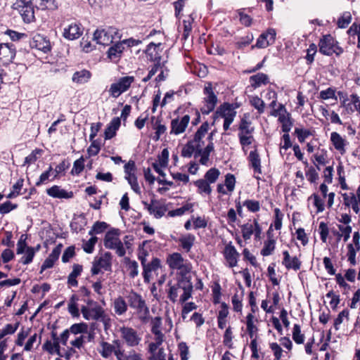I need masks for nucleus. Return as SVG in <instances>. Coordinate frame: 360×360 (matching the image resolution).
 I'll return each mask as SVG.
<instances>
[{"instance_id":"obj_55","label":"nucleus","mask_w":360,"mask_h":360,"mask_svg":"<svg viewBox=\"0 0 360 360\" xmlns=\"http://www.w3.org/2000/svg\"><path fill=\"white\" fill-rule=\"evenodd\" d=\"M179 271V275L180 277L179 278H186L188 279L190 281H191V278L190 276H187V274L191 271V264L190 262L186 261L184 262L181 266L180 269H177Z\"/></svg>"},{"instance_id":"obj_59","label":"nucleus","mask_w":360,"mask_h":360,"mask_svg":"<svg viewBox=\"0 0 360 360\" xmlns=\"http://www.w3.org/2000/svg\"><path fill=\"white\" fill-rule=\"evenodd\" d=\"M126 179L128 181L129 184L131 186V189L136 193H140V187L139 186L137 178L135 175V173L132 174L126 175Z\"/></svg>"},{"instance_id":"obj_18","label":"nucleus","mask_w":360,"mask_h":360,"mask_svg":"<svg viewBox=\"0 0 360 360\" xmlns=\"http://www.w3.org/2000/svg\"><path fill=\"white\" fill-rule=\"evenodd\" d=\"M283 259L282 264L287 269L297 271L300 269L302 262L297 257H291L287 250L283 252Z\"/></svg>"},{"instance_id":"obj_9","label":"nucleus","mask_w":360,"mask_h":360,"mask_svg":"<svg viewBox=\"0 0 360 360\" xmlns=\"http://www.w3.org/2000/svg\"><path fill=\"white\" fill-rule=\"evenodd\" d=\"M129 307L135 309L137 312L141 309L147 311L146 303L141 295L136 292L131 290L127 296Z\"/></svg>"},{"instance_id":"obj_52","label":"nucleus","mask_w":360,"mask_h":360,"mask_svg":"<svg viewBox=\"0 0 360 360\" xmlns=\"http://www.w3.org/2000/svg\"><path fill=\"white\" fill-rule=\"evenodd\" d=\"M233 338V332L231 328L228 327L223 336V344L226 346L229 349L233 348V344L232 340Z\"/></svg>"},{"instance_id":"obj_1","label":"nucleus","mask_w":360,"mask_h":360,"mask_svg":"<svg viewBox=\"0 0 360 360\" xmlns=\"http://www.w3.org/2000/svg\"><path fill=\"white\" fill-rule=\"evenodd\" d=\"M167 297L173 303L176 302L181 291L183 292L179 298L181 303L186 302L192 296L193 289V283L186 278H178L174 283L170 281L167 283Z\"/></svg>"},{"instance_id":"obj_24","label":"nucleus","mask_w":360,"mask_h":360,"mask_svg":"<svg viewBox=\"0 0 360 360\" xmlns=\"http://www.w3.org/2000/svg\"><path fill=\"white\" fill-rule=\"evenodd\" d=\"M330 141L333 143L334 148L342 155L345 153V146L347 145V141L338 132L334 131L330 134Z\"/></svg>"},{"instance_id":"obj_23","label":"nucleus","mask_w":360,"mask_h":360,"mask_svg":"<svg viewBox=\"0 0 360 360\" xmlns=\"http://www.w3.org/2000/svg\"><path fill=\"white\" fill-rule=\"evenodd\" d=\"M248 159L255 174H262L261 159L256 148L250 151Z\"/></svg>"},{"instance_id":"obj_30","label":"nucleus","mask_w":360,"mask_h":360,"mask_svg":"<svg viewBox=\"0 0 360 360\" xmlns=\"http://www.w3.org/2000/svg\"><path fill=\"white\" fill-rule=\"evenodd\" d=\"M83 268L79 264H74L72 266V271L68 277V285L69 287H77L78 281L77 277L81 275Z\"/></svg>"},{"instance_id":"obj_32","label":"nucleus","mask_w":360,"mask_h":360,"mask_svg":"<svg viewBox=\"0 0 360 360\" xmlns=\"http://www.w3.org/2000/svg\"><path fill=\"white\" fill-rule=\"evenodd\" d=\"M250 82L251 83V86L256 89L260 86L262 84H267L269 82V77L267 75L259 72L256 75H252L250 77Z\"/></svg>"},{"instance_id":"obj_10","label":"nucleus","mask_w":360,"mask_h":360,"mask_svg":"<svg viewBox=\"0 0 360 360\" xmlns=\"http://www.w3.org/2000/svg\"><path fill=\"white\" fill-rule=\"evenodd\" d=\"M223 255L229 267L233 268L237 266L240 255L231 242L225 246Z\"/></svg>"},{"instance_id":"obj_56","label":"nucleus","mask_w":360,"mask_h":360,"mask_svg":"<svg viewBox=\"0 0 360 360\" xmlns=\"http://www.w3.org/2000/svg\"><path fill=\"white\" fill-rule=\"evenodd\" d=\"M243 205L251 212H257L260 210L259 202L255 200H246L243 202Z\"/></svg>"},{"instance_id":"obj_2","label":"nucleus","mask_w":360,"mask_h":360,"mask_svg":"<svg viewBox=\"0 0 360 360\" xmlns=\"http://www.w3.org/2000/svg\"><path fill=\"white\" fill-rule=\"evenodd\" d=\"M81 312L86 320H95L102 322L103 323L105 330H107L111 326L110 318L105 314L103 307L97 303H94V306L91 308L82 306L81 308Z\"/></svg>"},{"instance_id":"obj_62","label":"nucleus","mask_w":360,"mask_h":360,"mask_svg":"<svg viewBox=\"0 0 360 360\" xmlns=\"http://www.w3.org/2000/svg\"><path fill=\"white\" fill-rule=\"evenodd\" d=\"M317 51V46L315 44L312 43L309 45V47L307 50V56L305 57L307 63L311 64L314 60V55Z\"/></svg>"},{"instance_id":"obj_47","label":"nucleus","mask_w":360,"mask_h":360,"mask_svg":"<svg viewBox=\"0 0 360 360\" xmlns=\"http://www.w3.org/2000/svg\"><path fill=\"white\" fill-rule=\"evenodd\" d=\"M192 208H193V204L186 203L179 208L169 211L168 216L172 217H176V216H181V215L184 214V213L187 211H190V210L192 211Z\"/></svg>"},{"instance_id":"obj_4","label":"nucleus","mask_w":360,"mask_h":360,"mask_svg":"<svg viewBox=\"0 0 360 360\" xmlns=\"http://www.w3.org/2000/svg\"><path fill=\"white\" fill-rule=\"evenodd\" d=\"M120 230L112 229L108 231L104 238V246L108 249L115 250L119 257L124 256L126 251L123 246V243L117 237Z\"/></svg>"},{"instance_id":"obj_45","label":"nucleus","mask_w":360,"mask_h":360,"mask_svg":"<svg viewBox=\"0 0 360 360\" xmlns=\"http://www.w3.org/2000/svg\"><path fill=\"white\" fill-rule=\"evenodd\" d=\"M254 315L252 313H250L246 316V326H247V331L250 338H255V333L257 331V328L254 324Z\"/></svg>"},{"instance_id":"obj_27","label":"nucleus","mask_w":360,"mask_h":360,"mask_svg":"<svg viewBox=\"0 0 360 360\" xmlns=\"http://www.w3.org/2000/svg\"><path fill=\"white\" fill-rule=\"evenodd\" d=\"M120 118L114 117L105 129V139H110L114 137L116 135V131L120 127Z\"/></svg>"},{"instance_id":"obj_64","label":"nucleus","mask_w":360,"mask_h":360,"mask_svg":"<svg viewBox=\"0 0 360 360\" xmlns=\"http://www.w3.org/2000/svg\"><path fill=\"white\" fill-rule=\"evenodd\" d=\"M321 240L323 243H326L329 233V229L326 223L321 221L319 226Z\"/></svg>"},{"instance_id":"obj_14","label":"nucleus","mask_w":360,"mask_h":360,"mask_svg":"<svg viewBox=\"0 0 360 360\" xmlns=\"http://www.w3.org/2000/svg\"><path fill=\"white\" fill-rule=\"evenodd\" d=\"M26 1V0L21 1V4L19 5L20 7V12L24 22H31L34 20V8L36 7L34 4Z\"/></svg>"},{"instance_id":"obj_42","label":"nucleus","mask_w":360,"mask_h":360,"mask_svg":"<svg viewBox=\"0 0 360 360\" xmlns=\"http://www.w3.org/2000/svg\"><path fill=\"white\" fill-rule=\"evenodd\" d=\"M194 185L198 188V192L199 193H205L207 195H210L212 192V188L210 186V183H208L205 179H200L195 181H194Z\"/></svg>"},{"instance_id":"obj_20","label":"nucleus","mask_w":360,"mask_h":360,"mask_svg":"<svg viewBox=\"0 0 360 360\" xmlns=\"http://www.w3.org/2000/svg\"><path fill=\"white\" fill-rule=\"evenodd\" d=\"M124 50L123 43L121 41L117 42L108 49L107 51L108 58L112 61L117 62L121 58Z\"/></svg>"},{"instance_id":"obj_36","label":"nucleus","mask_w":360,"mask_h":360,"mask_svg":"<svg viewBox=\"0 0 360 360\" xmlns=\"http://www.w3.org/2000/svg\"><path fill=\"white\" fill-rule=\"evenodd\" d=\"M151 122L153 123V128L155 130V135L153 139L157 141L160 139V136L166 131L167 127L165 124H161L158 117L155 119V117L154 116L151 117Z\"/></svg>"},{"instance_id":"obj_33","label":"nucleus","mask_w":360,"mask_h":360,"mask_svg":"<svg viewBox=\"0 0 360 360\" xmlns=\"http://www.w3.org/2000/svg\"><path fill=\"white\" fill-rule=\"evenodd\" d=\"M209 129V124L207 122H205L202 124L200 128L197 130L194 135V138L191 141L193 142L195 145L204 144V141L202 140L205 136V134L207 132Z\"/></svg>"},{"instance_id":"obj_44","label":"nucleus","mask_w":360,"mask_h":360,"mask_svg":"<svg viewBox=\"0 0 360 360\" xmlns=\"http://www.w3.org/2000/svg\"><path fill=\"white\" fill-rule=\"evenodd\" d=\"M101 349L99 350V353L103 358L110 357L115 349V347L109 342L102 341L101 342Z\"/></svg>"},{"instance_id":"obj_19","label":"nucleus","mask_w":360,"mask_h":360,"mask_svg":"<svg viewBox=\"0 0 360 360\" xmlns=\"http://www.w3.org/2000/svg\"><path fill=\"white\" fill-rule=\"evenodd\" d=\"M27 3L32 4L36 8L41 10H51L54 11L58 8V4L56 0H26Z\"/></svg>"},{"instance_id":"obj_21","label":"nucleus","mask_w":360,"mask_h":360,"mask_svg":"<svg viewBox=\"0 0 360 360\" xmlns=\"http://www.w3.org/2000/svg\"><path fill=\"white\" fill-rule=\"evenodd\" d=\"M46 193L49 196L55 198H71L73 197V193L72 191L68 192L65 190L61 188L59 186H53L52 187L46 190Z\"/></svg>"},{"instance_id":"obj_29","label":"nucleus","mask_w":360,"mask_h":360,"mask_svg":"<svg viewBox=\"0 0 360 360\" xmlns=\"http://www.w3.org/2000/svg\"><path fill=\"white\" fill-rule=\"evenodd\" d=\"M272 230V226H271L267 231V236L269 239L264 241V247L261 250V255L262 256H269L273 253L275 249L276 240L271 238V231Z\"/></svg>"},{"instance_id":"obj_39","label":"nucleus","mask_w":360,"mask_h":360,"mask_svg":"<svg viewBox=\"0 0 360 360\" xmlns=\"http://www.w3.org/2000/svg\"><path fill=\"white\" fill-rule=\"evenodd\" d=\"M279 122L282 124V131L284 133L289 132L292 126V120L291 118V115L286 111L283 114H281L278 117Z\"/></svg>"},{"instance_id":"obj_35","label":"nucleus","mask_w":360,"mask_h":360,"mask_svg":"<svg viewBox=\"0 0 360 360\" xmlns=\"http://www.w3.org/2000/svg\"><path fill=\"white\" fill-rule=\"evenodd\" d=\"M195 240V237L194 235L191 233H188L186 235L182 236L179 238V242L181 248L186 252H188L191 251L194 242Z\"/></svg>"},{"instance_id":"obj_28","label":"nucleus","mask_w":360,"mask_h":360,"mask_svg":"<svg viewBox=\"0 0 360 360\" xmlns=\"http://www.w3.org/2000/svg\"><path fill=\"white\" fill-rule=\"evenodd\" d=\"M143 204L145 207L148 210L150 214H154L155 217L157 219L161 218L165 212V208L162 206L155 205L156 203V200H152L151 203L148 204L147 202L143 201Z\"/></svg>"},{"instance_id":"obj_13","label":"nucleus","mask_w":360,"mask_h":360,"mask_svg":"<svg viewBox=\"0 0 360 360\" xmlns=\"http://www.w3.org/2000/svg\"><path fill=\"white\" fill-rule=\"evenodd\" d=\"M15 56V48L13 44H0V60L4 63L12 62Z\"/></svg>"},{"instance_id":"obj_50","label":"nucleus","mask_w":360,"mask_h":360,"mask_svg":"<svg viewBox=\"0 0 360 360\" xmlns=\"http://www.w3.org/2000/svg\"><path fill=\"white\" fill-rule=\"evenodd\" d=\"M85 160L83 156L75 160L71 171V174L79 175L84 169Z\"/></svg>"},{"instance_id":"obj_53","label":"nucleus","mask_w":360,"mask_h":360,"mask_svg":"<svg viewBox=\"0 0 360 360\" xmlns=\"http://www.w3.org/2000/svg\"><path fill=\"white\" fill-rule=\"evenodd\" d=\"M24 252H25V255L21 257L20 262L23 264H28L32 262L35 255V251L33 248L28 247Z\"/></svg>"},{"instance_id":"obj_31","label":"nucleus","mask_w":360,"mask_h":360,"mask_svg":"<svg viewBox=\"0 0 360 360\" xmlns=\"http://www.w3.org/2000/svg\"><path fill=\"white\" fill-rule=\"evenodd\" d=\"M94 39L98 44L107 46L112 43V38L108 34L106 29H97L94 34Z\"/></svg>"},{"instance_id":"obj_11","label":"nucleus","mask_w":360,"mask_h":360,"mask_svg":"<svg viewBox=\"0 0 360 360\" xmlns=\"http://www.w3.org/2000/svg\"><path fill=\"white\" fill-rule=\"evenodd\" d=\"M30 46L47 53L51 50V45L49 39L41 34H36L30 41Z\"/></svg>"},{"instance_id":"obj_41","label":"nucleus","mask_w":360,"mask_h":360,"mask_svg":"<svg viewBox=\"0 0 360 360\" xmlns=\"http://www.w3.org/2000/svg\"><path fill=\"white\" fill-rule=\"evenodd\" d=\"M124 262L127 265V269L129 271V276L134 278L139 274V265L135 260H131L129 257H124Z\"/></svg>"},{"instance_id":"obj_43","label":"nucleus","mask_w":360,"mask_h":360,"mask_svg":"<svg viewBox=\"0 0 360 360\" xmlns=\"http://www.w3.org/2000/svg\"><path fill=\"white\" fill-rule=\"evenodd\" d=\"M70 333L74 335H84L88 333V325L86 323H79L72 324L70 328H68Z\"/></svg>"},{"instance_id":"obj_6","label":"nucleus","mask_w":360,"mask_h":360,"mask_svg":"<svg viewBox=\"0 0 360 360\" xmlns=\"http://www.w3.org/2000/svg\"><path fill=\"white\" fill-rule=\"evenodd\" d=\"M205 97L204 98V106L201 108V112L204 115H208L214 110L217 103V97L213 91L212 84L209 83L203 90Z\"/></svg>"},{"instance_id":"obj_12","label":"nucleus","mask_w":360,"mask_h":360,"mask_svg":"<svg viewBox=\"0 0 360 360\" xmlns=\"http://www.w3.org/2000/svg\"><path fill=\"white\" fill-rule=\"evenodd\" d=\"M189 122L190 116L188 115H185L181 120L179 118L173 119L171 122L170 134L178 135L184 132Z\"/></svg>"},{"instance_id":"obj_3","label":"nucleus","mask_w":360,"mask_h":360,"mask_svg":"<svg viewBox=\"0 0 360 360\" xmlns=\"http://www.w3.org/2000/svg\"><path fill=\"white\" fill-rule=\"evenodd\" d=\"M319 46L320 53L326 56H332L335 53L339 56L343 53V49L330 34L323 35L319 41Z\"/></svg>"},{"instance_id":"obj_16","label":"nucleus","mask_w":360,"mask_h":360,"mask_svg":"<svg viewBox=\"0 0 360 360\" xmlns=\"http://www.w3.org/2000/svg\"><path fill=\"white\" fill-rule=\"evenodd\" d=\"M202 144L198 145V150L195 153L194 157L197 158L200 156V163L202 165H206L209 161L210 153L214 150V146L213 143H209L204 149H202Z\"/></svg>"},{"instance_id":"obj_15","label":"nucleus","mask_w":360,"mask_h":360,"mask_svg":"<svg viewBox=\"0 0 360 360\" xmlns=\"http://www.w3.org/2000/svg\"><path fill=\"white\" fill-rule=\"evenodd\" d=\"M82 33L83 28L79 24L71 23L64 28L63 36L66 39L75 40L79 38Z\"/></svg>"},{"instance_id":"obj_40","label":"nucleus","mask_w":360,"mask_h":360,"mask_svg":"<svg viewBox=\"0 0 360 360\" xmlns=\"http://www.w3.org/2000/svg\"><path fill=\"white\" fill-rule=\"evenodd\" d=\"M114 311L117 315H122L127 311V304L122 297L119 296L114 300Z\"/></svg>"},{"instance_id":"obj_57","label":"nucleus","mask_w":360,"mask_h":360,"mask_svg":"<svg viewBox=\"0 0 360 360\" xmlns=\"http://www.w3.org/2000/svg\"><path fill=\"white\" fill-rule=\"evenodd\" d=\"M251 105L257 110L259 114H262L264 111V102L258 96H254L250 100Z\"/></svg>"},{"instance_id":"obj_8","label":"nucleus","mask_w":360,"mask_h":360,"mask_svg":"<svg viewBox=\"0 0 360 360\" xmlns=\"http://www.w3.org/2000/svg\"><path fill=\"white\" fill-rule=\"evenodd\" d=\"M276 32L274 29L269 28L266 32L261 34L257 40L255 46L259 49H264L268 46L273 44L275 41ZM255 46H252L254 49Z\"/></svg>"},{"instance_id":"obj_26","label":"nucleus","mask_w":360,"mask_h":360,"mask_svg":"<svg viewBox=\"0 0 360 360\" xmlns=\"http://www.w3.org/2000/svg\"><path fill=\"white\" fill-rule=\"evenodd\" d=\"M182 255L179 252H174L167 258V263L172 269H178L181 268V266L186 262Z\"/></svg>"},{"instance_id":"obj_61","label":"nucleus","mask_w":360,"mask_h":360,"mask_svg":"<svg viewBox=\"0 0 360 360\" xmlns=\"http://www.w3.org/2000/svg\"><path fill=\"white\" fill-rule=\"evenodd\" d=\"M352 16L350 13L346 12L338 19V25L340 28H345L350 23Z\"/></svg>"},{"instance_id":"obj_49","label":"nucleus","mask_w":360,"mask_h":360,"mask_svg":"<svg viewBox=\"0 0 360 360\" xmlns=\"http://www.w3.org/2000/svg\"><path fill=\"white\" fill-rule=\"evenodd\" d=\"M108 226V224L104 221H96L89 231V234L93 236L94 234L101 233L105 231Z\"/></svg>"},{"instance_id":"obj_7","label":"nucleus","mask_w":360,"mask_h":360,"mask_svg":"<svg viewBox=\"0 0 360 360\" xmlns=\"http://www.w3.org/2000/svg\"><path fill=\"white\" fill-rule=\"evenodd\" d=\"M120 332L121 338L129 347L137 346L141 340L137 331L132 328L122 326L120 328Z\"/></svg>"},{"instance_id":"obj_17","label":"nucleus","mask_w":360,"mask_h":360,"mask_svg":"<svg viewBox=\"0 0 360 360\" xmlns=\"http://www.w3.org/2000/svg\"><path fill=\"white\" fill-rule=\"evenodd\" d=\"M160 267V259L157 257H154L150 262L146 264V265L143 266V276L144 282L147 283H149L150 281L151 272L157 271Z\"/></svg>"},{"instance_id":"obj_48","label":"nucleus","mask_w":360,"mask_h":360,"mask_svg":"<svg viewBox=\"0 0 360 360\" xmlns=\"http://www.w3.org/2000/svg\"><path fill=\"white\" fill-rule=\"evenodd\" d=\"M220 175V172L218 169L213 167L207 171L205 174V180L210 184L216 182Z\"/></svg>"},{"instance_id":"obj_38","label":"nucleus","mask_w":360,"mask_h":360,"mask_svg":"<svg viewBox=\"0 0 360 360\" xmlns=\"http://www.w3.org/2000/svg\"><path fill=\"white\" fill-rule=\"evenodd\" d=\"M112 255L110 252H105L97 261L96 264L105 271H111Z\"/></svg>"},{"instance_id":"obj_54","label":"nucleus","mask_w":360,"mask_h":360,"mask_svg":"<svg viewBox=\"0 0 360 360\" xmlns=\"http://www.w3.org/2000/svg\"><path fill=\"white\" fill-rule=\"evenodd\" d=\"M98 241L96 236H92L89 240L84 241L82 248L84 251L88 254H91L94 250V246Z\"/></svg>"},{"instance_id":"obj_63","label":"nucleus","mask_w":360,"mask_h":360,"mask_svg":"<svg viewBox=\"0 0 360 360\" xmlns=\"http://www.w3.org/2000/svg\"><path fill=\"white\" fill-rule=\"evenodd\" d=\"M236 178L232 174H227L225 176V186L229 192H232L235 188Z\"/></svg>"},{"instance_id":"obj_5","label":"nucleus","mask_w":360,"mask_h":360,"mask_svg":"<svg viewBox=\"0 0 360 360\" xmlns=\"http://www.w3.org/2000/svg\"><path fill=\"white\" fill-rule=\"evenodd\" d=\"M135 78L133 76H125L120 77L115 83L110 85L109 93L113 98L119 97L122 93L127 91L134 82Z\"/></svg>"},{"instance_id":"obj_58","label":"nucleus","mask_w":360,"mask_h":360,"mask_svg":"<svg viewBox=\"0 0 360 360\" xmlns=\"http://www.w3.org/2000/svg\"><path fill=\"white\" fill-rule=\"evenodd\" d=\"M241 232L243 238L245 240H249L254 233V226L249 223L245 224L241 226Z\"/></svg>"},{"instance_id":"obj_22","label":"nucleus","mask_w":360,"mask_h":360,"mask_svg":"<svg viewBox=\"0 0 360 360\" xmlns=\"http://www.w3.org/2000/svg\"><path fill=\"white\" fill-rule=\"evenodd\" d=\"M162 46L161 43L155 44L150 42L147 46L146 53L149 56V59L153 62H160L161 54L160 47Z\"/></svg>"},{"instance_id":"obj_34","label":"nucleus","mask_w":360,"mask_h":360,"mask_svg":"<svg viewBox=\"0 0 360 360\" xmlns=\"http://www.w3.org/2000/svg\"><path fill=\"white\" fill-rule=\"evenodd\" d=\"M91 77V73L87 70H82L80 71L75 72L72 77L73 82L77 84H85Z\"/></svg>"},{"instance_id":"obj_46","label":"nucleus","mask_w":360,"mask_h":360,"mask_svg":"<svg viewBox=\"0 0 360 360\" xmlns=\"http://www.w3.org/2000/svg\"><path fill=\"white\" fill-rule=\"evenodd\" d=\"M198 150V145H195L189 141L182 148L181 155L184 158H191Z\"/></svg>"},{"instance_id":"obj_37","label":"nucleus","mask_w":360,"mask_h":360,"mask_svg":"<svg viewBox=\"0 0 360 360\" xmlns=\"http://www.w3.org/2000/svg\"><path fill=\"white\" fill-rule=\"evenodd\" d=\"M238 130V137H240L241 135H251L253 133L255 129L254 127H251V122L250 121H248L246 118L243 117L240 120Z\"/></svg>"},{"instance_id":"obj_25","label":"nucleus","mask_w":360,"mask_h":360,"mask_svg":"<svg viewBox=\"0 0 360 360\" xmlns=\"http://www.w3.org/2000/svg\"><path fill=\"white\" fill-rule=\"evenodd\" d=\"M215 115H218L221 117H236V112L235 111V107L233 104L229 103H224L221 104L215 112Z\"/></svg>"},{"instance_id":"obj_51","label":"nucleus","mask_w":360,"mask_h":360,"mask_svg":"<svg viewBox=\"0 0 360 360\" xmlns=\"http://www.w3.org/2000/svg\"><path fill=\"white\" fill-rule=\"evenodd\" d=\"M292 339L298 345L302 344L304 341V335L301 333V328L298 324H295L293 326Z\"/></svg>"},{"instance_id":"obj_60","label":"nucleus","mask_w":360,"mask_h":360,"mask_svg":"<svg viewBox=\"0 0 360 360\" xmlns=\"http://www.w3.org/2000/svg\"><path fill=\"white\" fill-rule=\"evenodd\" d=\"M295 134L300 143L304 142L305 139L311 135L309 130L302 128H295Z\"/></svg>"}]
</instances>
